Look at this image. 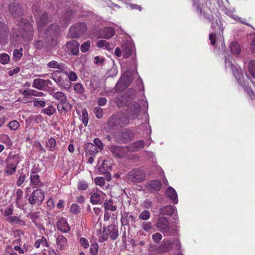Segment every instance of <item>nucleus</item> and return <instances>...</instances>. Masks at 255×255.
I'll return each mask as SVG.
<instances>
[{
    "instance_id": "3",
    "label": "nucleus",
    "mask_w": 255,
    "mask_h": 255,
    "mask_svg": "<svg viewBox=\"0 0 255 255\" xmlns=\"http://www.w3.org/2000/svg\"><path fill=\"white\" fill-rule=\"evenodd\" d=\"M156 227L164 236H175L176 234L177 226H171L169 221L166 217H159L156 221Z\"/></svg>"
},
{
    "instance_id": "5",
    "label": "nucleus",
    "mask_w": 255,
    "mask_h": 255,
    "mask_svg": "<svg viewBox=\"0 0 255 255\" xmlns=\"http://www.w3.org/2000/svg\"><path fill=\"white\" fill-rule=\"evenodd\" d=\"M160 248L163 252L173 250H179L181 248V243L178 239L172 238L164 240Z\"/></svg>"
},
{
    "instance_id": "26",
    "label": "nucleus",
    "mask_w": 255,
    "mask_h": 255,
    "mask_svg": "<svg viewBox=\"0 0 255 255\" xmlns=\"http://www.w3.org/2000/svg\"><path fill=\"white\" fill-rule=\"evenodd\" d=\"M49 94L52 96L54 99L58 100L60 102L67 98L65 93L60 91L55 92L54 88H51L50 89Z\"/></svg>"
},
{
    "instance_id": "2",
    "label": "nucleus",
    "mask_w": 255,
    "mask_h": 255,
    "mask_svg": "<svg viewBox=\"0 0 255 255\" xmlns=\"http://www.w3.org/2000/svg\"><path fill=\"white\" fill-rule=\"evenodd\" d=\"M129 122V117L123 113L118 112L112 115L107 122V126L111 129H117L127 126Z\"/></svg>"
},
{
    "instance_id": "27",
    "label": "nucleus",
    "mask_w": 255,
    "mask_h": 255,
    "mask_svg": "<svg viewBox=\"0 0 255 255\" xmlns=\"http://www.w3.org/2000/svg\"><path fill=\"white\" fill-rule=\"evenodd\" d=\"M165 194L167 197L172 200L174 204H177V194L176 191L172 187H168L165 192Z\"/></svg>"
},
{
    "instance_id": "35",
    "label": "nucleus",
    "mask_w": 255,
    "mask_h": 255,
    "mask_svg": "<svg viewBox=\"0 0 255 255\" xmlns=\"http://www.w3.org/2000/svg\"><path fill=\"white\" fill-rule=\"evenodd\" d=\"M115 103L119 107L127 105L128 104V101L127 100L126 95L117 97L115 99Z\"/></svg>"
},
{
    "instance_id": "20",
    "label": "nucleus",
    "mask_w": 255,
    "mask_h": 255,
    "mask_svg": "<svg viewBox=\"0 0 255 255\" xmlns=\"http://www.w3.org/2000/svg\"><path fill=\"white\" fill-rule=\"evenodd\" d=\"M47 19V15L45 12H43L37 17L38 29L39 32L42 30L46 24Z\"/></svg>"
},
{
    "instance_id": "37",
    "label": "nucleus",
    "mask_w": 255,
    "mask_h": 255,
    "mask_svg": "<svg viewBox=\"0 0 255 255\" xmlns=\"http://www.w3.org/2000/svg\"><path fill=\"white\" fill-rule=\"evenodd\" d=\"M59 30V26L57 25V24H51L47 31V34L50 35H54L55 33H58Z\"/></svg>"
},
{
    "instance_id": "34",
    "label": "nucleus",
    "mask_w": 255,
    "mask_h": 255,
    "mask_svg": "<svg viewBox=\"0 0 255 255\" xmlns=\"http://www.w3.org/2000/svg\"><path fill=\"white\" fill-rule=\"evenodd\" d=\"M230 49L232 53L235 55H238L241 51V48L237 42H232L230 45Z\"/></svg>"
},
{
    "instance_id": "8",
    "label": "nucleus",
    "mask_w": 255,
    "mask_h": 255,
    "mask_svg": "<svg viewBox=\"0 0 255 255\" xmlns=\"http://www.w3.org/2000/svg\"><path fill=\"white\" fill-rule=\"evenodd\" d=\"M103 232V235L102 236L103 241L107 240L108 236L113 240H116L119 236L118 228L114 225H109L107 228H104Z\"/></svg>"
},
{
    "instance_id": "42",
    "label": "nucleus",
    "mask_w": 255,
    "mask_h": 255,
    "mask_svg": "<svg viewBox=\"0 0 255 255\" xmlns=\"http://www.w3.org/2000/svg\"><path fill=\"white\" fill-rule=\"evenodd\" d=\"M0 142H3L8 146L12 145V142L9 137L5 134H2L0 135Z\"/></svg>"
},
{
    "instance_id": "44",
    "label": "nucleus",
    "mask_w": 255,
    "mask_h": 255,
    "mask_svg": "<svg viewBox=\"0 0 255 255\" xmlns=\"http://www.w3.org/2000/svg\"><path fill=\"white\" fill-rule=\"evenodd\" d=\"M248 70L251 74L255 77V61L252 60L248 64Z\"/></svg>"
},
{
    "instance_id": "48",
    "label": "nucleus",
    "mask_w": 255,
    "mask_h": 255,
    "mask_svg": "<svg viewBox=\"0 0 255 255\" xmlns=\"http://www.w3.org/2000/svg\"><path fill=\"white\" fill-rule=\"evenodd\" d=\"M44 114L48 116H51L56 111L55 108L52 106H50L42 110Z\"/></svg>"
},
{
    "instance_id": "64",
    "label": "nucleus",
    "mask_w": 255,
    "mask_h": 255,
    "mask_svg": "<svg viewBox=\"0 0 255 255\" xmlns=\"http://www.w3.org/2000/svg\"><path fill=\"white\" fill-rule=\"evenodd\" d=\"M80 243L81 245L85 249H87L88 248L89 245V242L87 239L85 238H81L80 239Z\"/></svg>"
},
{
    "instance_id": "56",
    "label": "nucleus",
    "mask_w": 255,
    "mask_h": 255,
    "mask_svg": "<svg viewBox=\"0 0 255 255\" xmlns=\"http://www.w3.org/2000/svg\"><path fill=\"white\" fill-rule=\"evenodd\" d=\"M22 49L20 48L19 49H14L13 52V55L14 57L16 59V60H18L20 59L21 56H22Z\"/></svg>"
},
{
    "instance_id": "19",
    "label": "nucleus",
    "mask_w": 255,
    "mask_h": 255,
    "mask_svg": "<svg viewBox=\"0 0 255 255\" xmlns=\"http://www.w3.org/2000/svg\"><path fill=\"white\" fill-rule=\"evenodd\" d=\"M67 48L74 55H77L79 53V43L76 40H73L67 43Z\"/></svg>"
},
{
    "instance_id": "47",
    "label": "nucleus",
    "mask_w": 255,
    "mask_h": 255,
    "mask_svg": "<svg viewBox=\"0 0 255 255\" xmlns=\"http://www.w3.org/2000/svg\"><path fill=\"white\" fill-rule=\"evenodd\" d=\"M16 203L18 207H20V203L23 196V191L21 189H18L16 192Z\"/></svg>"
},
{
    "instance_id": "59",
    "label": "nucleus",
    "mask_w": 255,
    "mask_h": 255,
    "mask_svg": "<svg viewBox=\"0 0 255 255\" xmlns=\"http://www.w3.org/2000/svg\"><path fill=\"white\" fill-rule=\"evenodd\" d=\"M47 244V242L46 239L45 238L42 237L41 240H37L35 242V243L34 244V246L36 248H38L40 247V245H43L46 246Z\"/></svg>"
},
{
    "instance_id": "39",
    "label": "nucleus",
    "mask_w": 255,
    "mask_h": 255,
    "mask_svg": "<svg viewBox=\"0 0 255 255\" xmlns=\"http://www.w3.org/2000/svg\"><path fill=\"white\" fill-rule=\"evenodd\" d=\"M145 146V142L142 140H139L136 142H134L132 144V147L133 149L132 150L133 151H137L139 149L143 148Z\"/></svg>"
},
{
    "instance_id": "22",
    "label": "nucleus",
    "mask_w": 255,
    "mask_h": 255,
    "mask_svg": "<svg viewBox=\"0 0 255 255\" xmlns=\"http://www.w3.org/2000/svg\"><path fill=\"white\" fill-rule=\"evenodd\" d=\"M57 229L63 233H67L70 231V227L64 218L60 219L57 223Z\"/></svg>"
},
{
    "instance_id": "38",
    "label": "nucleus",
    "mask_w": 255,
    "mask_h": 255,
    "mask_svg": "<svg viewBox=\"0 0 255 255\" xmlns=\"http://www.w3.org/2000/svg\"><path fill=\"white\" fill-rule=\"evenodd\" d=\"M104 206L105 210H110L112 211H115L117 210V207L116 206H113V202L111 200H105Z\"/></svg>"
},
{
    "instance_id": "57",
    "label": "nucleus",
    "mask_w": 255,
    "mask_h": 255,
    "mask_svg": "<svg viewBox=\"0 0 255 255\" xmlns=\"http://www.w3.org/2000/svg\"><path fill=\"white\" fill-rule=\"evenodd\" d=\"M97 45L99 47H105L107 49L110 46L109 42L105 40H99L97 43Z\"/></svg>"
},
{
    "instance_id": "49",
    "label": "nucleus",
    "mask_w": 255,
    "mask_h": 255,
    "mask_svg": "<svg viewBox=\"0 0 255 255\" xmlns=\"http://www.w3.org/2000/svg\"><path fill=\"white\" fill-rule=\"evenodd\" d=\"M122 136L124 138L122 139V140L123 142H125L131 137V133L130 131H128L127 130H125L122 133Z\"/></svg>"
},
{
    "instance_id": "40",
    "label": "nucleus",
    "mask_w": 255,
    "mask_h": 255,
    "mask_svg": "<svg viewBox=\"0 0 255 255\" xmlns=\"http://www.w3.org/2000/svg\"><path fill=\"white\" fill-rule=\"evenodd\" d=\"M151 217L150 213L149 211L144 210L142 211L138 216L139 219L146 221L148 220Z\"/></svg>"
},
{
    "instance_id": "4",
    "label": "nucleus",
    "mask_w": 255,
    "mask_h": 255,
    "mask_svg": "<svg viewBox=\"0 0 255 255\" xmlns=\"http://www.w3.org/2000/svg\"><path fill=\"white\" fill-rule=\"evenodd\" d=\"M145 178L144 172L139 169L136 168L129 171L126 175V179L129 182L140 183Z\"/></svg>"
},
{
    "instance_id": "53",
    "label": "nucleus",
    "mask_w": 255,
    "mask_h": 255,
    "mask_svg": "<svg viewBox=\"0 0 255 255\" xmlns=\"http://www.w3.org/2000/svg\"><path fill=\"white\" fill-rule=\"evenodd\" d=\"M99 246L97 243H94L91 245L90 251L91 255H97Z\"/></svg>"
},
{
    "instance_id": "62",
    "label": "nucleus",
    "mask_w": 255,
    "mask_h": 255,
    "mask_svg": "<svg viewBox=\"0 0 255 255\" xmlns=\"http://www.w3.org/2000/svg\"><path fill=\"white\" fill-rule=\"evenodd\" d=\"M94 144L95 145L97 148H99L100 150H102L103 149V144L101 140L98 138L94 139Z\"/></svg>"
},
{
    "instance_id": "58",
    "label": "nucleus",
    "mask_w": 255,
    "mask_h": 255,
    "mask_svg": "<svg viewBox=\"0 0 255 255\" xmlns=\"http://www.w3.org/2000/svg\"><path fill=\"white\" fill-rule=\"evenodd\" d=\"M152 239L154 243H158L162 240V236L159 233H156L152 235Z\"/></svg>"
},
{
    "instance_id": "51",
    "label": "nucleus",
    "mask_w": 255,
    "mask_h": 255,
    "mask_svg": "<svg viewBox=\"0 0 255 255\" xmlns=\"http://www.w3.org/2000/svg\"><path fill=\"white\" fill-rule=\"evenodd\" d=\"M88 187V183L84 180L79 181L77 184V188L79 190H85Z\"/></svg>"
},
{
    "instance_id": "15",
    "label": "nucleus",
    "mask_w": 255,
    "mask_h": 255,
    "mask_svg": "<svg viewBox=\"0 0 255 255\" xmlns=\"http://www.w3.org/2000/svg\"><path fill=\"white\" fill-rule=\"evenodd\" d=\"M130 84V80L128 77L123 75L115 86V90L118 92H121L124 89L128 87Z\"/></svg>"
},
{
    "instance_id": "36",
    "label": "nucleus",
    "mask_w": 255,
    "mask_h": 255,
    "mask_svg": "<svg viewBox=\"0 0 255 255\" xmlns=\"http://www.w3.org/2000/svg\"><path fill=\"white\" fill-rule=\"evenodd\" d=\"M229 66H230L234 75L235 76L236 79L240 80L242 77V71L240 69H238L235 67L233 64L230 63Z\"/></svg>"
},
{
    "instance_id": "7",
    "label": "nucleus",
    "mask_w": 255,
    "mask_h": 255,
    "mask_svg": "<svg viewBox=\"0 0 255 255\" xmlns=\"http://www.w3.org/2000/svg\"><path fill=\"white\" fill-rule=\"evenodd\" d=\"M86 30L87 25L85 23H78L70 27L69 34L72 38H77L84 34Z\"/></svg>"
},
{
    "instance_id": "29",
    "label": "nucleus",
    "mask_w": 255,
    "mask_h": 255,
    "mask_svg": "<svg viewBox=\"0 0 255 255\" xmlns=\"http://www.w3.org/2000/svg\"><path fill=\"white\" fill-rule=\"evenodd\" d=\"M47 65L49 68L57 69L60 71H64L66 69V66L64 63H59L57 61L55 60L50 61Z\"/></svg>"
},
{
    "instance_id": "21",
    "label": "nucleus",
    "mask_w": 255,
    "mask_h": 255,
    "mask_svg": "<svg viewBox=\"0 0 255 255\" xmlns=\"http://www.w3.org/2000/svg\"><path fill=\"white\" fill-rule=\"evenodd\" d=\"M8 9L14 16H16L21 13V9L20 5L17 2H11L8 6Z\"/></svg>"
},
{
    "instance_id": "52",
    "label": "nucleus",
    "mask_w": 255,
    "mask_h": 255,
    "mask_svg": "<svg viewBox=\"0 0 255 255\" xmlns=\"http://www.w3.org/2000/svg\"><path fill=\"white\" fill-rule=\"evenodd\" d=\"M9 60V56L6 53L0 54V63L2 64H7Z\"/></svg>"
},
{
    "instance_id": "61",
    "label": "nucleus",
    "mask_w": 255,
    "mask_h": 255,
    "mask_svg": "<svg viewBox=\"0 0 255 255\" xmlns=\"http://www.w3.org/2000/svg\"><path fill=\"white\" fill-rule=\"evenodd\" d=\"M9 128L12 130H15L19 127V123L16 121H12L9 123L8 125Z\"/></svg>"
},
{
    "instance_id": "6",
    "label": "nucleus",
    "mask_w": 255,
    "mask_h": 255,
    "mask_svg": "<svg viewBox=\"0 0 255 255\" xmlns=\"http://www.w3.org/2000/svg\"><path fill=\"white\" fill-rule=\"evenodd\" d=\"M44 199V192L40 189H37L34 190L30 195L28 201L32 206H39L43 202Z\"/></svg>"
},
{
    "instance_id": "25",
    "label": "nucleus",
    "mask_w": 255,
    "mask_h": 255,
    "mask_svg": "<svg viewBox=\"0 0 255 255\" xmlns=\"http://www.w3.org/2000/svg\"><path fill=\"white\" fill-rule=\"evenodd\" d=\"M5 220L11 225H17L19 227L24 226L26 225V222L21 219L19 217H9L8 218H6Z\"/></svg>"
},
{
    "instance_id": "46",
    "label": "nucleus",
    "mask_w": 255,
    "mask_h": 255,
    "mask_svg": "<svg viewBox=\"0 0 255 255\" xmlns=\"http://www.w3.org/2000/svg\"><path fill=\"white\" fill-rule=\"evenodd\" d=\"M94 113L98 119H101L103 116V109L99 107H96L93 109Z\"/></svg>"
},
{
    "instance_id": "60",
    "label": "nucleus",
    "mask_w": 255,
    "mask_h": 255,
    "mask_svg": "<svg viewBox=\"0 0 255 255\" xmlns=\"http://www.w3.org/2000/svg\"><path fill=\"white\" fill-rule=\"evenodd\" d=\"M33 105L36 107L43 108L46 105L44 101L36 100L33 101Z\"/></svg>"
},
{
    "instance_id": "10",
    "label": "nucleus",
    "mask_w": 255,
    "mask_h": 255,
    "mask_svg": "<svg viewBox=\"0 0 255 255\" xmlns=\"http://www.w3.org/2000/svg\"><path fill=\"white\" fill-rule=\"evenodd\" d=\"M59 73V71L53 72L52 78L61 89L67 90L69 87V82L67 80H64L60 75H58Z\"/></svg>"
},
{
    "instance_id": "30",
    "label": "nucleus",
    "mask_w": 255,
    "mask_h": 255,
    "mask_svg": "<svg viewBox=\"0 0 255 255\" xmlns=\"http://www.w3.org/2000/svg\"><path fill=\"white\" fill-rule=\"evenodd\" d=\"M174 207L172 205L166 206L159 209V214L162 215L172 216L174 212Z\"/></svg>"
},
{
    "instance_id": "23",
    "label": "nucleus",
    "mask_w": 255,
    "mask_h": 255,
    "mask_svg": "<svg viewBox=\"0 0 255 255\" xmlns=\"http://www.w3.org/2000/svg\"><path fill=\"white\" fill-rule=\"evenodd\" d=\"M115 33V31L113 28L105 27L101 30L100 35L102 38L110 39L114 35Z\"/></svg>"
},
{
    "instance_id": "24",
    "label": "nucleus",
    "mask_w": 255,
    "mask_h": 255,
    "mask_svg": "<svg viewBox=\"0 0 255 255\" xmlns=\"http://www.w3.org/2000/svg\"><path fill=\"white\" fill-rule=\"evenodd\" d=\"M122 47L123 51V57L125 58L128 57L133 50L132 44L130 42H125L122 45Z\"/></svg>"
},
{
    "instance_id": "28",
    "label": "nucleus",
    "mask_w": 255,
    "mask_h": 255,
    "mask_svg": "<svg viewBox=\"0 0 255 255\" xmlns=\"http://www.w3.org/2000/svg\"><path fill=\"white\" fill-rule=\"evenodd\" d=\"M57 248L60 250H64L67 246V240L62 235H59L56 239Z\"/></svg>"
},
{
    "instance_id": "14",
    "label": "nucleus",
    "mask_w": 255,
    "mask_h": 255,
    "mask_svg": "<svg viewBox=\"0 0 255 255\" xmlns=\"http://www.w3.org/2000/svg\"><path fill=\"white\" fill-rule=\"evenodd\" d=\"M109 149L113 155L118 158H122L127 154V149L125 147L111 145L109 147Z\"/></svg>"
},
{
    "instance_id": "31",
    "label": "nucleus",
    "mask_w": 255,
    "mask_h": 255,
    "mask_svg": "<svg viewBox=\"0 0 255 255\" xmlns=\"http://www.w3.org/2000/svg\"><path fill=\"white\" fill-rule=\"evenodd\" d=\"M19 92L20 93L22 94L24 96H42L44 95L43 93L41 92H37L34 90L32 89H28L21 90H19Z\"/></svg>"
},
{
    "instance_id": "1",
    "label": "nucleus",
    "mask_w": 255,
    "mask_h": 255,
    "mask_svg": "<svg viewBox=\"0 0 255 255\" xmlns=\"http://www.w3.org/2000/svg\"><path fill=\"white\" fill-rule=\"evenodd\" d=\"M33 28L30 22L25 18H21L19 21L17 27L11 29L10 38L12 43L17 42L20 37L26 41L32 39Z\"/></svg>"
},
{
    "instance_id": "16",
    "label": "nucleus",
    "mask_w": 255,
    "mask_h": 255,
    "mask_svg": "<svg viewBox=\"0 0 255 255\" xmlns=\"http://www.w3.org/2000/svg\"><path fill=\"white\" fill-rule=\"evenodd\" d=\"M145 186L150 192H158L161 188V183L158 180H153L147 183Z\"/></svg>"
},
{
    "instance_id": "33",
    "label": "nucleus",
    "mask_w": 255,
    "mask_h": 255,
    "mask_svg": "<svg viewBox=\"0 0 255 255\" xmlns=\"http://www.w3.org/2000/svg\"><path fill=\"white\" fill-rule=\"evenodd\" d=\"M32 87L38 90H43L45 87V80L42 79H36L33 80Z\"/></svg>"
},
{
    "instance_id": "18",
    "label": "nucleus",
    "mask_w": 255,
    "mask_h": 255,
    "mask_svg": "<svg viewBox=\"0 0 255 255\" xmlns=\"http://www.w3.org/2000/svg\"><path fill=\"white\" fill-rule=\"evenodd\" d=\"M30 177V184L35 188L41 187L43 186V184L40 180L39 176L34 170L31 171Z\"/></svg>"
},
{
    "instance_id": "41",
    "label": "nucleus",
    "mask_w": 255,
    "mask_h": 255,
    "mask_svg": "<svg viewBox=\"0 0 255 255\" xmlns=\"http://www.w3.org/2000/svg\"><path fill=\"white\" fill-rule=\"evenodd\" d=\"M73 89L75 92L79 94H83L85 92L84 87L79 83L74 84Z\"/></svg>"
},
{
    "instance_id": "45",
    "label": "nucleus",
    "mask_w": 255,
    "mask_h": 255,
    "mask_svg": "<svg viewBox=\"0 0 255 255\" xmlns=\"http://www.w3.org/2000/svg\"><path fill=\"white\" fill-rule=\"evenodd\" d=\"M46 146L49 148V150H54V148L56 145V141L54 138H50L46 142Z\"/></svg>"
},
{
    "instance_id": "17",
    "label": "nucleus",
    "mask_w": 255,
    "mask_h": 255,
    "mask_svg": "<svg viewBox=\"0 0 255 255\" xmlns=\"http://www.w3.org/2000/svg\"><path fill=\"white\" fill-rule=\"evenodd\" d=\"M72 105L70 104L67 98L57 104V109L60 113H66L70 111Z\"/></svg>"
},
{
    "instance_id": "54",
    "label": "nucleus",
    "mask_w": 255,
    "mask_h": 255,
    "mask_svg": "<svg viewBox=\"0 0 255 255\" xmlns=\"http://www.w3.org/2000/svg\"><path fill=\"white\" fill-rule=\"evenodd\" d=\"M91 42L90 41H87L84 42L81 46V50L82 52H87L90 48Z\"/></svg>"
},
{
    "instance_id": "63",
    "label": "nucleus",
    "mask_w": 255,
    "mask_h": 255,
    "mask_svg": "<svg viewBox=\"0 0 255 255\" xmlns=\"http://www.w3.org/2000/svg\"><path fill=\"white\" fill-rule=\"evenodd\" d=\"M95 183L96 185H99L100 186H103L105 183V179L102 177H96L95 179Z\"/></svg>"
},
{
    "instance_id": "12",
    "label": "nucleus",
    "mask_w": 255,
    "mask_h": 255,
    "mask_svg": "<svg viewBox=\"0 0 255 255\" xmlns=\"http://www.w3.org/2000/svg\"><path fill=\"white\" fill-rule=\"evenodd\" d=\"M6 162L7 165L5 169V172L7 175H10L15 172L18 164V161L14 158L10 157L7 159Z\"/></svg>"
},
{
    "instance_id": "32",
    "label": "nucleus",
    "mask_w": 255,
    "mask_h": 255,
    "mask_svg": "<svg viewBox=\"0 0 255 255\" xmlns=\"http://www.w3.org/2000/svg\"><path fill=\"white\" fill-rule=\"evenodd\" d=\"M85 151L87 154L95 155L98 150L95 144L92 143H87L85 147Z\"/></svg>"
},
{
    "instance_id": "55",
    "label": "nucleus",
    "mask_w": 255,
    "mask_h": 255,
    "mask_svg": "<svg viewBox=\"0 0 255 255\" xmlns=\"http://www.w3.org/2000/svg\"><path fill=\"white\" fill-rule=\"evenodd\" d=\"M80 208L79 206L76 204H72L70 208V211L71 213L77 214L80 212Z\"/></svg>"
},
{
    "instance_id": "9",
    "label": "nucleus",
    "mask_w": 255,
    "mask_h": 255,
    "mask_svg": "<svg viewBox=\"0 0 255 255\" xmlns=\"http://www.w3.org/2000/svg\"><path fill=\"white\" fill-rule=\"evenodd\" d=\"M9 30L8 26L3 22H0V44L5 45L8 43Z\"/></svg>"
},
{
    "instance_id": "13",
    "label": "nucleus",
    "mask_w": 255,
    "mask_h": 255,
    "mask_svg": "<svg viewBox=\"0 0 255 255\" xmlns=\"http://www.w3.org/2000/svg\"><path fill=\"white\" fill-rule=\"evenodd\" d=\"M106 195L100 190H96L91 195L90 201L93 204H101L104 200Z\"/></svg>"
},
{
    "instance_id": "11",
    "label": "nucleus",
    "mask_w": 255,
    "mask_h": 255,
    "mask_svg": "<svg viewBox=\"0 0 255 255\" xmlns=\"http://www.w3.org/2000/svg\"><path fill=\"white\" fill-rule=\"evenodd\" d=\"M141 111L140 105L135 102L130 103L128 105V113L131 119L136 118Z\"/></svg>"
},
{
    "instance_id": "50",
    "label": "nucleus",
    "mask_w": 255,
    "mask_h": 255,
    "mask_svg": "<svg viewBox=\"0 0 255 255\" xmlns=\"http://www.w3.org/2000/svg\"><path fill=\"white\" fill-rule=\"evenodd\" d=\"M82 122L85 126H87L88 123L89 119H88V113H87L86 110L85 109H83L82 111Z\"/></svg>"
},
{
    "instance_id": "43",
    "label": "nucleus",
    "mask_w": 255,
    "mask_h": 255,
    "mask_svg": "<svg viewBox=\"0 0 255 255\" xmlns=\"http://www.w3.org/2000/svg\"><path fill=\"white\" fill-rule=\"evenodd\" d=\"M141 227L144 231L147 232H149L153 229L152 224L150 222H143L141 224Z\"/></svg>"
}]
</instances>
